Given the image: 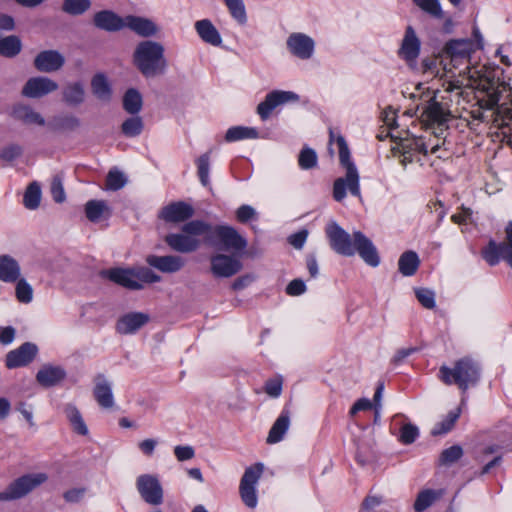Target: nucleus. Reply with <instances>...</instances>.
I'll use <instances>...</instances> for the list:
<instances>
[{
	"label": "nucleus",
	"instance_id": "nucleus-8",
	"mask_svg": "<svg viewBox=\"0 0 512 512\" xmlns=\"http://www.w3.org/2000/svg\"><path fill=\"white\" fill-rule=\"evenodd\" d=\"M100 275L102 278L132 291L143 289L144 283H158L162 279L160 275L145 266L110 268L101 271Z\"/></svg>",
	"mask_w": 512,
	"mask_h": 512
},
{
	"label": "nucleus",
	"instance_id": "nucleus-34",
	"mask_svg": "<svg viewBox=\"0 0 512 512\" xmlns=\"http://www.w3.org/2000/svg\"><path fill=\"white\" fill-rule=\"evenodd\" d=\"M420 266V259L416 252L405 251L398 260V270L403 276H413Z\"/></svg>",
	"mask_w": 512,
	"mask_h": 512
},
{
	"label": "nucleus",
	"instance_id": "nucleus-62",
	"mask_svg": "<svg viewBox=\"0 0 512 512\" xmlns=\"http://www.w3.org/2000/svg\"><path fill=\"white\" fill-rule=\"evenodd\" d=\"M85 493V487L72 488L64 492L63 498L68 503H78L84 497Z\"/></svg>",
	"mask_w": 512,
	"mask_h": 512
},
{
	"label": "nucleus",
	"instance_id": "nucleus-59",
	"mask_svg": "<svg viewBox=\"0 0 512 512\" xmlns=\"http://www.w3.org/2000/svg\"><path fill=\"white\" fill-rule=\"evenodd\" d=\"M51 194L53 200L57 203H62L65 200V192L62 184V180L59 176H55L51 183Z\"/></svg>",
	"mask_w": 512,
	"mask_h": 512
},
{
	"label": "nucleus",
	"instance_id": "nucleus-6",
	"mask_svg": "<svg viewBox=\"0 0 512 512\" xmlns=\"http://www.w3.org/2000/svg\"><path fill=\"white\" fill-rule=\"evenodd\" d=\"M473 46V42L467 39L451 40L446 44L444 51L450 58L451 66L453 68H458L460 64H463L465 65V70L469 71V76L466 84H464L463 81L460 80L451 81L449 82V85L447 87L448 91L460 89L462 86L467 85L475 88L479 93L484 95V92H482L476 87L478 79L484 76H490L495 78L492 72L480 74L478 71H474L473 74H471V69L469 65L470 53L471 51L474 50Z\"/></svg>",
	"mask_w": 512,
	"mask_h": 512
},
{
	"label": "nucleus",
	"instance_id": "nucleus-19",
	"mask_svg": "<svg viewBox=\"0 0 512 512\" xmlns=\"http://www.w3.org/2000/svg\"><path fill=\"white\" fill-rule=\"evenodd\" d=\"M290 52L300 58L309 59L314 52V41L303 33H293L287 39Z\"/></svg>",
	"mask_w": 512,
	"mask_h": 512
},
{
	"label": "nucleus",
	"instance_id": "nucleus-61",
	"mask_svg": "<svg viewBox=\"0 0 512 512\" xmlns=\"http://www.w3.org/2000/svg\"><path fill=\"white\" fill-rule=\"evenodd\" d=\"M174 455L178 461L190 460L195 456V451L192 446L178 445L174 447Z\"/></svg>",
	"mask_w": 512,
	"mask_h": 512
},
{
	"label": "nucleus",
	"instance_id": "nucleus-25",
	"mask_svg": "<svg viewBox=\"0 0 512 512\" xmlns=\"http://www.w3.org/2000/svg\"><path fill=\"white\" fill-rule=\"evenodd\" d=\"M65 376L66 373L61 367L45 365L37 372L36 380L44 387H52L60 383Z\"/></svg>",
	"mask_w": 512,
	"mask_h": 512
},
{
	"label": "nucleus",
	"instance_id": "nucleus-30",
	"mask_svg": "<svg viewBox=\"0 0 512 512\" xmlns=\"http://www.w3.org/2000/svg\"><path fill=\"white\" fill-rule=\"evenodd\" d=\"M20 276L18 262L9 255L0 256V280L3 282H16Z\"/></svg>",
	"mask_w": 512,
	"mask_h": 512
},
{
	"label": "nucleus",
	"instance_id": "nucleus-56",
	"mask_svg": "<svg viewBox=\"0 0 512 512\" xmlns=\"http://www.w3.org/2000/svg\"><path fill=\"white\" fill-rule=\"evenodd\" d=\"M418 435H419L418 428L415 425L408 423V424L403 425L401 428L400 441L404 444H411L416 440Z\"/></svg>",
	"mask_w": 512,
	"mask_h": 512
},
{
	"label": "nucleus",
	"instance_id": "nucleus-26",
	"mask_svg": "<svg viewBox=\"0 0 512 512\" xmlns=\"http://www.w3.org/2000/svg\"><path fill=\"white\" fill-rule=\"evenodd\" d=\"M125 26L142 37H150L157 33L158 29L155 23L147 18L137 16H127Z\"/></svg>",
	"mask_w": 512,
	"mask_h": 512
},
{
	"label": "nucleus",
	"instance_id": "nucleus-18",
	"mask_svg": "<svg viewBox=\"0 0 512 512\" xmlns=\"http://www.w3.org/2000/svg\"><path fill=\"white\" fill-rule=\"evenodd\" d=\"M146 263L162 273H176L180 271L184 265L185 260L177 255H164L158 256L150 254L146 257Z\"/></svg>",
	"mask_w": 512,
	"mask_h": 512
},
{
	"label": "nucleus",
	"instance_id": "nucleus-4",
	"mask_svg": "<svg viewBox=\"0 0 512 512\" xmlns=\"http://www.w3.org/2000/svg\"><path fill=\"white\" fill-rule=\"evenodd\" d=\"M329 143L331 144L334 140L339 149V160L340 164L346 169L345 177L337 178L333 185V197L336 201H342L346 196V189L353 196H360L359 186V174L355 164L351 160L350 150L346 140L342 135H334V132L330 130Z\"/></svg>",
	"mask_w": 512,
	"mask_h": 512
},
{
	"label": "nucleus",
	"instance_id": "nucleus-23",
	"mask_svg": "<svg viewBox=\"0 0 512 512\" xmlns=\"http://www.w3.org/2000/svg\"><path fill=\"white\" fill-rule=\"evenodd\" d=\"M420 52V40L412 26H408L399 49V56L407 62L415 61Z\"/></svg>",
	"mask_w": 512,
	"mask_h": 512
},
{
	"label": "nucleus",
	"instance_id": "nucleus-36",
	"mask_svg": "<svg viewBox=\"0 0 512 512\" xmlns=\"http://www.w3.org/2000/svg\"><path fill=\"white\" fill-rule=\"evenodd\" d=\"M64 413L69 420L73 430L80 435H87L88 428L79 412V410L72 404L66 405Z\"/></svg>",
	"mask_w": 512,
	"mask_h": 512
},
{
	"label": "nucleus",
	"instance_id": "nucleus-41",
	"mask_svg": "<svg viewBox=\"0 0 512 512\" xmlns=\"http://www.w3.org/2000/svg\"><path fill=\"white\" fill-rule=\"evenodd\" d=\"M263 471H264V465L262 463H256V464L246 468V470L241 478L240 485L256 487V484L258 483L259 479L261 478Z\"/></svg>",
	"mask_w": 512,
	"mask_h": 512
},
{
	"label": "nucleus",
	"instance_id": "nucleus-21",
	"mask_svg": "<svg viewBox=\"0 0 512 512\" xmlns=\"http://www.w3.org/2000/svg\"><path fill=\"white\" fill-rule=\"evenodd\" d=\"M150 320L148 314L143 312H130L123 315L116 324V330L120 334H133L146 325Z\"/></svg>",
	"mask_w": 512,
	"mask_h": 512
},
{
	"label": "nucleus",
	"instance_id": "nucleus-33",
	"mask_svg": "<svg viewBox=\"0 0 512 512\" xmlns=\"http://www.w3.org/2000/svg\"><path fill=\"white\" fill-rule=\"evenodd\" d=\"M63 101L69 106H78L84 102L85 89L80 82L68 83L62 91Z\"/></svg>",
	"mask_w": 512,
	"mask_h": 512
},
{
	"label": "nucleus",
	"instance_id": "nucleus-57",
	"mask_svg": "<svg viewBox=\"0 0 512 512\" xmlns=\"http://www.w3.org/2000/svg\"><path fill=\"white\" fill-rule=\"evenodd\" d=\"M282 384V378L277 376L266 381L264 390L270 397L277 398L281 395Z\"/></svg>",
	"mask_w": 512,
	"mask_h": 512
},
{
	"label": "nucleus",
	"instance_id": "nucleus-7",
	"mask_svg": "<svg viewBox=\"0 0 512 512\" xmlns=\"http://www.w3.org/2000/svg\"><path fill=\"white\" fill-rule=\"evenodd\" d=\"M481 375L480 365L471 357H463L454 362L452 367L442 365L438 378L445 385H456L463 393L475 386Z\"/></svg>",
	"mask_w": 512,
	"mask_h": 512
},
{
	"label": "nucleus",
	"instance_id": "nucleus-9",
	"mask_svg": "<svg viewBox=\"0 0 512 512\" xmlns=\"http://www.w3.org/2000/svg\"><path fill=\"white\" fill-rule=\"evenodd\" d=\"M47 479L48 476L45 473L23 475L10 483L5 490L0 492V501H10L22 498L36 487L46 482Z\"/></svg>",
	"mask_w": 512,
	"mask_h": 512
},
{
	"label": "nucleus",
	"instance_id": "nucleus-52",
	"mask_svg": "<svg viewBox=\"0 0 512 512\" xmlns=\"http://www.w3.org/2000/svg\"><path fill=\"white\" fill-rule=\"evenodd\" d=\"M317 154L311 148H303L298 157V164L302 169H312L317 165Z\"/></svg>",
	"mask_w": 512,
	"mask_h": 512
},
{
	"label": "nucleus",
	"instance_id": "nucleus-24",
	"mask_svg": "<svg viewBox=\"0 0 512 512\" xmlns=\"http://www.w3.org/2000/svg\"><path fill=\"white\" fill-rule=\"evenodd\" d=\"M93 394L97 403L102 408L108 409L113 407L114 400L111 386L103 375H98L95 378V387L93 390Z\"/></svg>",
	"mask_w": 512,
	"mask_h": 512
},
{
	"label": "nucleus",
	"instance_id": "nucleus-48",
	"mask_svg": "<svg viewBox=\"0 0 512 512\" xmlns=\"http://www.w3.org/2000/svg\"><path fill=\"white\" fill-rule=\"evenodd\" d=\"M459 415V410L449 412V414L443 421L435 425V427L431 431V434L433 436H439L449 432L454 427L457 419L459 418Z\"/></svg>",
	"mask_w": 512,
	"mask_h": 512
},
{
	"label": "nucleus",
	"instance_id": "nucleus-35",
	"mask_svg": "<svg viewBox=\"0 0 512 512\" xmlns=\"http://www.w3.org/2000/svg\"><path fill=\"white\" fill-rule=\"evenodd\" d=\"M14 117L25 124H36L43 126L45 124L44 118L31 107L27 105H18L13 109Z\"/></svg>",
	"mask_w": 512,
	"mask_h": 512
},
{
	"label": "nucleus",
	"instance_id": "nucleus-39",
	"mask_svg": "<svg viewBox=\"0 0 512 512\" xmlns=\"http://www.w3.org/2000/svg\"><path fill=\"white\" fill-rule=\"evenodd\" d=\"M258 138V131L255 128L235 126L227 130L225 140L227 142L238 141L242 139Z\"/></svg>",
	"mask_w": 512,
	"mask_h": 512
},
{
	"label": "nucleus",
	"instance_id": "nucleus-27",
	"mask_svg": "<svg viewBox=\"0 0 512 512\" xmlns=\"http://www.w3.org/2000/svg\"><path fill=\"white\" fill-rule=\"evenodd\" d=\"M290 426V412L287 409H284L279 417L276 419L274 424L272 425L266 442L268 444H275L280 442L284 435L286 434L288 428Z\"/></svg>",
	"mask_w": 512,
	"mask_h": 512
},
{
	"label": "nucleus",
	"instance_id": "nucleus-44",
	"mask_svg": "<svg viewBox=\"0 0 512 512\" xmlns=\"http://www.w3.org/2000/svg\"><path fill=\"white\" fill-rule=\"evenodd\" d=\"M51 125L56 130L73 131L80 126V120L73 115H64L55 117Z\"/></svg>",
	"mask_w": 512,
	"mask_h": 512
},
{
	"label": "nucleus",
	"instance_id": "nucleus-42",
	"mask_svg": "<svg viewBox=\"0 0 512 512\" xmlns=\"http://www.w3.org/2000/svg\"><path fill=\"white\" fill-rule=\"evenodd\" d=\"M144 123L141 117L134 116L126 119L121 125V131L126 137H136L143 131Z\"/></svg>",
	"mask_w": 512,
	"mask_h": 512
},
{
	"label": "nucleus",
	"instance_id": "nucleus-50",
	"mask_svg": "<svg viewBox=\"0 0 512 512\" xmlns=\"http://www.w3.org/2000/svg\"><path fill=\"white\" fill-rule=\"evenodd\" d=\"M90 5V0H64L63 11L71 15H81Z\"/></svg>",
	"mask_w": 512,
	"mask_h": 512
},
{
	"label": "nucleus",
	"instance_id": "nucleus-11",
	"mask_svg": "<svg viewBox=\"0 0 512 512\" xmlns=\"http://www.w3.org/2000/svg\"><path fill=\"white\" fill-rule=\"evenodd\" d=\"M483 257L491 266L498 264L501 257L512 268V222L506 227V241L500 244L490 241L483 251Z\"/></svg>",
	"mask_w": 512,
	"mask_h": 512
},
{
	"label": "nucleus",
	"instance_id": "nucleus-32",
	"mask_svg": "<svg viewBox=\"0 0 512 512\" xmlns=\"http://www.w3.org/2000/svg\"><path fill=\"white\" fill-rule=\"evenodd\" d=\"M85 214L89 221L99 222L102 218H108L111 210L103 200H90L85 204Z\"/></svg>",
	"mask_w": 512,
	"mask_h": 512
},
{
	"label": "nucleus",
	"instance_id": "nucleus-54",
	"mask_svg": "<svg viewBox=\"0 0 512 512\" xmlns=\"http://www.w3.org/2000/svg\"><path fill=\"white\" fill-rule=\"evenodd\" d=\"M239 493L243 503L249 508H255L258 502L256 487L239 485Z\"/></svg>",
	"mask_w": 512,
	"mask_h": 512
},
{
	"label": "nucleus",
	"instance_id": "nucleus-37",
	"mask_svg": "<svg viewBox=\"0 0 512 512\" xmlns=\"http://www.w3.org/2000/svg\"><path fill=\"white\" fill-rule=\"evenodd\" d=\"M124 110L132 115H136L142 108V96L136 89H128L123 97Z\"/></svg>",
	"mask_w": 512,
	"mask_h": 512
},
{
	"label": "nucleus",
	"instance_id": "nucleus-55",
	"mask_svg": "<svg viewBox=\"0 0 512 512\" xmlns=\"http://www.w3.org/2000/svg\"><path fill=\"white\" fill-rule=\"evenodd\" d=\"M417 300L426 309H433L435 307V294L432 290L427 288L415 289Z\"/></svg>",
	"mask_w": 512,
	"mask_h": 512
},
{
	"label": "nucleus",
	"instance_id": "nucleus-16",
	"mask_svg": "<svg viewBox=\"0 0 512 512\" xmlns=\"http://www.w3.org/2000/svg\"><path fill=\"white\" fill-rule=\"evenodd\" d=\"M194 214L191 205L183 202H173L163 207L159 213V217L168 223H180L188 220Z\"/></svg>",
	"mask_w": 512,
	"mask_h": 512
},
{
	"label": "nucleus",
	"instance_id": "nucleus-13",
	"mask_svg": "<svg viewBox=\"0 0 512 512\" xmlns=\"http://www.w3.org/2000/svg\"><path fill=\"white\" fill-rule=\"evenodd\" d=\"M297 100L298 95L294 92L274 90L268 93L265 99L258 104L257 113L262 120H267L276 107Z\"/></svg>",
	"mask_w": 512,
	"mask_h": 512
},
{
	"label": "nucleus",
	"instance_id": "nucleus-60",
	"mask_svg": "<svg viewBox=\"0 0 512 512\" xmlns=\"http://www.w3.org/2000/svg\"><path fill=\"white\" fill-rule=\"evenodd\" d=\"M236 218L240 223H246L256 218V211L250 205H242L236 211Z\"/></svg>",
	"mask_w": 512,
	"mask_h": 512
},
{
	"label": "nucleus",
	"instance_id": "nucleus-28",
	"mask_svg": "<svg viewBox=\"0 0 512 512\" xmlns=\"http://www.w3.org/2000/svg\"><path fill=\"white\" fill-rule=\"evenodd\" d=\"M195 29L204 42L213 46H219L222 43L218 30L210 20L203 19L197 21L195 23Z\"/></svg>",
	"mask_w": 512,
	"mask_h": 512
},
{
	"label": "nucleus",
	"instance_id": "nucleus-49",
	"mask_svg": "<svg viewBox=\"0 0 512 512\" xmlns=\"http://www.w3.org/2000/svg\"><path fill=\"white\" fill-rule=\"evenodd\" d=\"M15 295L19 302L28 304L33 299V289L25 279L17 280Z\"/></svg>",
	"mask_w": 512,
	"mask_h": 512
},
{
	"label": "nucleus",
	"instance_id": "nucleus-14",
	"mask_svg": "<svg viewBox=\"0 0 512 512\" xmlns=\"http://www.w3.org/2000/svg\"><path fill=\"white\" fill-rule=\"evenodd\" d=\"M211 272L215 277L229 278L242 269V263L233 256L216 254L210 258Z\"/></svg>",
	"mask_w": 512,
	"mask_h": 512
},
{
	"label": "nucleus",
	"instance_id": "nucleus-15",
	"mask_svg": "<svg viewBox=\"0 0 512 512\" xmlns=\"http://www.w3.org/2000/svg\"><path fill=\"white\" fill-rule=\"evenodd\" d=\"M202 234H190L188 232L170 233L165 236L166 244L174 251L180 253H191L196 251L201 244V241L196 236Z\"/></svg>",
	"mask_w": 512,
	"mask_h": 512
},
{
	"label": "nucleus",
	"instance_id": "nucleus-22",
	"mask_svg": "<svg viewBox=\"0 0 512 512\" xmlns=\"http://www.w3.org/2000/svg\"><path fill=\"white\" fill-rule=\"evenodd\" d=\"M94 25L108 32L119 31L125 27V19L111 10H102L97 12L93 18Z\"/></svg>",
	"mask_w": 512,
	"mask_h": 512
},
{
	"label": "nucleus",
	"instance_id": "nucleus-5",
	"mask_svg": "<svg viewBox=\"0 0 512 512\" xmlns=\"http://www.w3.org/2000/svg\"><path fill=\"white\" fill-rule=\"evenodd\" d=\"M164 52L165 49L161 43L151 40L142 41L133 53L134 65L146 78L162 75L167 69Z\"/></svg>",
	"mask_w": 512,
	"mask_h": 512
},
{
	"label": "nucleus",
	"instance_id": "nucleus-40",
	"mask_svg": "<svg viewBox=\"0 0 512 512\" xmlns=\"http://www.w3.org/2000/svg\"><path fill=\"white\" fill-rule=\"evenodd\" d=\"M41 200V189L36 182H32L26 188L23 203L27 209L34 210L39 207Z\"/></svg>",
	"mask_w": 512,
	"mask_h": 512
},
{
	"label": "nucleus",
	"instance_id": "nucleus-43",
	"mask_svg": "<svg viewBox=\"0 0 512 512\" xmlns=\"http://www.w3.org/2000/svg\"><path fill=\"white\" fill-rule=\"evenodd\" d=\"M440 494L431 489L421 491L414 502V510L416 512H423L433 504Z\"/></svg>",
	"mask_w": 512,
	"mask_h": 512
},
{
	"label": "nucleus",
	"instance_id": "nucleus-63",
	"mask_svg": "<svg viewBox=\"0 0 512 512\" xmlns=\"http://www.w3.org/2000/svg\"><path fill=\"white\" fill-rule=\"evenodd\" d=\"M306 291L305 283L301 279L292 280L286 287V293L290 296H298Z\"/></svg>",
	"mask_w": 512,
	"mask_h": 512
},
{
	"label": "nucleus",
	"instance_id": "nucleus-2",
	"mask_svg": "<svg viewBox=\"0 0 512 512\" xmlns=\"http://www.w3.org/2000/svg\"><path fill=\"white\" fill-rule=\"evenodd\" d=\"M325 232L329 240L330 247L336 253L343 256H353L358 252L360 257L368 265L372 267L379 265L380 258L376 247L362 232H354L352 240L350 234L335 222L328 224Z\"/></svg>",
	"mask_w": 512,
	"mask_h": 512
},
{
	"label": "nucleus",
	"instance_id": "nucleus-3",
	"mask_svg": "<svg viewBox=\"0 0 512 512\" xmlns=\"http://www.w3.org/2000/svg\"><path fill=\"white\" fill-rule=\"evenodd\" d=\"M184 232L204 234V242L215 248L241 251L246 248L247 241L231 226H211L201 220H192L182 226Z\"/></svg>",
	"mask_w": 512,
	"mask_h": 512
},
{
	"label": "nucleus",
	"instance_id": "nucleus-20",
	"mask_svg": "<svg viewBox=\"0 0 512 512\" xmlns=\"http://www.w3.org/2000/svg\"><path fill=\"white\" fill-rule=\"evenodd\" d=\"M64 63L65 58L56 50L42 51L34 59L35 68L45 73L58 71Z\"/></svg>",
	"mask_w": 512,
	"mask_h": 512
},
{
	"label": "nucleus",
	"instance_id": "nucleus-45",
	"mask_svg": "<svg viewBox=\"0 0 512 512\" xmlns=\"http://www.w3.org/2000/svg\"><path fill=\"white\" fill-rule=\"evenodd\" d=\"M463 456V449L459 445H453L444 449L439 456V465L450 466Z\"/></svg>",
	"mask_w": 512,
	"mask_h": 512
},
{
	"label": "nucleus",
	"instance_id": "nucleus-29",
	"mask_svg": "<svg viewBox=\"0 0 512 512\" xmlns=\"http://www.w3.org/2000/svg\"><path fill=\"white\" fill-rule=\"evenodd\" d=\"M91 90L93 95L103 103H109L112 99V88L107 77L102 73L93 76Z\"/></svg>",
	"mask_w": 512,
	"mask_h": 512
},
{
	"label": "nucleus",
	"instance_id": "nucleus-53",
	"mask_svg": "<svg viewBox=\"0 0 512 512\" xmlns=\"http://www.w3.org/2000/svg\"><path fill=\"white\" fill-rule=\"evenodd\" d=\"M198 176L203 186L209 185V154L205 153L197 159Z\"/></svg>",
	"mask_w": 512,
	"mask_h": 512
},
{
	"label": "nucleus",
	"instance_id": "nucleus-17",
	"mask_svg": "<svg viewBox=\"0 0 512 512\" xmlns=\"http://www.w3.org/2000/svg\"><path fill=\"white\" fill-rule=\"evenodd\" d=\"M38 348L35 344L25 342L19 348L8 352L6 366L10 369L28 365L36 357Z\"/></svg>",
	"mask_w": 512,
	"mask_h": 512
},
{
	"label": "nucleus",
	"instance_id": "nucleus-1",
	"mask_svg": "<svg viewBox=\"0 0 512 512\" xmlns=\"http://www.w3.org/2000/svg\"><path fill=\"white\" fill-rule=\"evenodd\" d=\"M476 87L484 92L478 97L480 108L489 111L494 126L501 130L503 141L512 147V88L499 78L480 77Z\"/></svg>",
	"mask_w": 512,
	"mask_h": 512
},
{
	"label": "nucleus",
	"instance_id": "nucleus-51",
	"mask_svg": "<svg viewBox=\"0 0 512 512\" xmlns=\"http://www.w3.org/2000/svg\"><path fill=\"white\" fill-rule=\"evenodd\" d=\"M127 179L122 172L117 169H112L109 171L106 177V187L109 190H119L126 184Z\"/></svg>",
	"mask_w": 512,
	"mask_h": 512
},
{
	"label": "nucleus",
	"instance_id": "nucleus-46",
	"mask_svg": "<svg viewBox=\"0 0 512 512\" xmlns=\"http://www.w3.org/2000/svg\"><path fill=\"white\" fill-rule=\"evenodd\" d=\"M231 16L240 24H245L247 15L243 0H223Z\"/></svg>",
	"mask_w": 512,
	"mask_h": 512
},
{
	"label": "nucleus",
	"instance_id": "nucleus-12",
	"mask_svg": "<svg viewBox=\"0 0 512 512\" xmlns=\"http://www.w3.org/2000/svg\"><path fill=\"white\" fill-rule=\"evenodd\" d=\"M58 88V83L54 80L44 76H37L26 81L21 94L26 98L38 99L55 92Z\"/></svg>",
	"mask_w": 512,
	"mask_h": 512
},
{
	"label": "nucleus",
	"instance_id": "nucleus-47",
	"mask_svg": "<svg viewBox=\"0 0 512 512\" xmlns=\"http://www.w3.org/2000/svg\"><path fill=\"white\" fill-rule=\"evenodd\" d=\"M413 3L430 16L441 19L443 11L438 0H413Z\"/></svg>",
	"mask_w": 512,
	"mask_h": 512
},
{
	"label": "nucleus",
	"instance_id": "nucleus-31",
	"mask_svg": "<svg viewBox=\"0 0 512 512\" xmlns=\"http://www.w3.org/2000/svg\"><path fill=\"white\" fill-rule=\"evenodd\" d=\"M422 116H425L430 123L438 125L442 132L450 114L444 110L440 103L433 101L424 108Z\"/></svg>",
	"mask_w": 512,
	"mask_h": 512
},
{
	"label": "nucleus",
	"instance_id": "nucleus-10",
	"mask_svg": "<svg viewBox=\"0 0 512 512\" xmlns=\"http://www.w3.org/2000/svg\"><path fill=\"white\" fill-rule=\"evenodd\" d=\"M136 487L141 498L149 505L158 506L163 503L164 491L159 479L151 474L140 475Z\"/></svg>",
	"mask_w": 512,
	"mask_h": 512
},
{
	"label": "nucleus",
	"instance_id": "nucleus-38",
	"mask_svg": "<svg viewBox=\"0 0 512 512\" xmlns=\"http://www.w3.org/2000/svg\"><path fill=\"white\" fill-rule=\"evenodd\" d=\"M21 41L15 35L0 38V55L5 57H14L21 51Z\"/></svg>",
	"mask_w": 512,
	"mask_h": 512
},
{
	"label": "nucleus",
	"instance_id": "nucleus-64",
	"mask_svg": "<svg viewBox=\"0 0 512 512\" xmlns=\"http://www.w3.org/2000/svg\"><path fill=\"white\" fill-rule=\"evenodd\" d=\"M373 407V403L367 398H361L357 400L351 407L349 414L350 416L356 415L359 411L370 410Z\"/></svg>",
	"mask_w": 512,
	"mask_h": 512
},
{
	"label": "nucleus",
	"instance_id": "nucleus-58",
	"mask_svg": "<svg viewBox=\"0 0 512 512\" xmlns=\"http://www.w3.org/2000/svg\"><path fill=\"white\" fill-rule=\"evenodd\" d=\"M23 149L18 144H10L0 151V159L11 162L22 155Z\"/></svg>",
	"mask_w": 512,
	"mask_h": 512
}]
</instances>
